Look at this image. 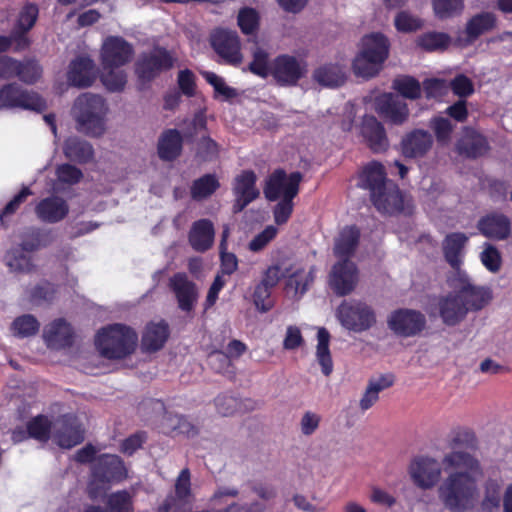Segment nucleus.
<instances>
[{"instance_id": "nucleus-52", "label": "nucleus", "mask_w": 512, "mask_h": 512, "mask_svg": "<svg viewBox=\"0 0 512 512\" xmlns=\"http://www.w3.org/2000/svg\"><path fill=\"white\" fill-rule=\"evenodd\" d=\"M202 76L214 88L216 97L227 101L237 96V91L228 86L225 80L214 72L204 71L202 72Z\"/></svg>"}, {"instance_id": "nucleus-30", "label": "nucleus", "mask_w": 512, "mask_h": 512, "mask_svg": "<svg viewBox=\"0 0 512 512\" xmlns=\"http://www.w3.org/2000/svg\"><path fill=\"white\" fill-rule=\"evenodd\" d=\"M287 287L294 291L295 295L302 296L315 278V268L313 266H303L295 263L286 269Z\"/></svg>"}, {"instance_id": "nucleus-31", "label": "nucleus", "mask_w": 512, "mask_h": 512, "mask_svg": "<svg viewBox=\"0 0 512 512\" xmlns=\"http://www.w3.org/2000/svg\"><path fill=\"white\" fill-rule=\"evenodd\" d=\"M361 132L373 151H384L388 147L385 130L374 116L364 117Z\"/></svg>"}, {"instance_id": "nucleus-18", "label": "nucleus", "mask_w": 512, "mask_h": 512, "mask_svg": "<svg viewBox=\"0 0 512 512\" xmlns=\"http://www.w3.org/2000/svg\"><path fill=\"white\" fill-rule=\"evenodd\" d=\"M375 110L386 121L401 125L407 121L409 109L407 104L397 95L383 93L375 98Z\"/></svg>"}, {"instance_id": "nucleus-7", "label": "nucleus", "mask_w": 512, "mask_h": 512, "mask_svg": "<svg viewBox=\"0 0 512 512\" xmlns=\"http://www.w3.org/2000/svg\"><path fill=\"white\" fill-rule=\"evenodd\" d=\"M387 325L397 336L413 337L425 328L426 317L418 310L401 308L390 313Z\"/></svg>"}, {"instance_id": "nucleus-53", "label": "nucleus", "mask_w": 512, "mask_h": 512, "mask_svg": "<svg viewBox=\"0 0 512 512\" xmlns=\"http://www.w3.org/2000/svg\"><path fill=\"white\" fill-rule=\"evenodd\" d=\"M39 327L38 320L29 314L16 318L12 323L13 334L21 338L35 335Z\"/></svg>"}, {"instance_id": "nucleus-45", "label": "nucleus", "mask_w": 512, "mask_h": 512, "mask_svg": "<svg viewBox=\"0 0 512 512\" xmlns=\"http://www.w3.org/2000/svg\"><path fill=\"white\" fill-rule=\"evenodd\" d=\"M313 76L323 86L337 87L345 81V70L339 64H326L317 68Z\"/></svg>"}, {"instance_id": "nucleus-20", "label": "nucleus", "mask_w": 512, "mask_h": 512, "mask_svg": "<svg viewBox=\"0 0 512 512\" xmlns=\"http://www.w3.org/2000/svg\"><path fill=\"white\" fill-rule=\"evenodd\" d=\"M436 306L442 322L448 326L459 324L468 314L459 294L453 289L451 292L440 296Z\"/></svg>"}, {"instance_id": "nucleus-64", "label": "nucleus", "mask_w": 512, "mask_h": 512, "mask_svg": "<svg viewBox=\"0 0 512 512\" xmlns=\"http://www.w3.org/2000/svg\"><path fill=\"white\" fill-rule=\"evenodd\" d=\"M321 416L312 411H306L300 419V431L305 436H310L319 428Z\"/></svg>"}, {"instance_id": "nucleus-6", "label": "nucleus", "mask_w": 512, "mask_h": 512, "mask_svg": "<svg viewBox=\"0 0 512 512\" xmlns=\"http://www.w3.org/2000/svg\"><path fill=\"white\" fill-rule=\"evenodd\" d=\"M336 318L346 330L361 333L377 322L374 308L361 300H344L336 309Z\"/></svg>"}, {"instance_id": "nucleus-59", "label": "nucleus", "mask_w": 512, "mask_h": 512, "mask_svg": "<svg viewBox=\"0 0 512 512\" xmlns=\"http://www.w3.org/2000/svg\"><path fill=\"white\" fill-rule=\"evenodd\" d=\"M271 289L272 287L263 282H260L255 288L253 300L256 308L261 312H267L272 308Z\"/></svg>"}, {"instance_id": "nucleus-51", "label": "nucleus", "mask_w": 512, "mask_h": 512, "mask_svg": "<svg viewBox=\"0 0 512 512\" xmlns=\"http://www.w3.org/2000/svg\"><path fill=\"white\" fill-rule=\"evenodd\" d=\"M101 81L107 90L118 92L124 89L127 83V75L120 68H107L103 69Z\"/></svg>"}, {"instance_id": "nucleus-21", "label": "nucleus", "mask_w": 512, "mask_h": 512, "mask_svg": "<svg viewBox=\"0 0 512 512\" xmlns=\"http://www.w3.org/2000/svg\"><path fill=\"white\" fill-rule=\"evenodd\" d=\"M433 143V137L428 131L414 129L403 136L400 142V149L404 157L419 159L427 155Z\"/></svg>"}, {"instance_id": "nucleus-44", "label": "nucleus", "mask_w": 512, "mask_h": 512, "mask_svg": "<svg viewBox=\"0 0 512 512\" xmlns=\"http://www.w3.org/2000/svg\"><path fill=\"white\" fill-rule=\"evenodd\" d=\"M5 263L9 270L15 273H29L35 269L32 257L18 245L6 253Z\"/></svg>"}, {"instance_id": "nucleus-11", "label": "nucleus", "mask_w": 512, "mask_h": 512, "mask_svg": "<svg viewBox=\"0 0 512 512\" xmlns=\"http://www.w3.org/2000/svg\"><path fill=\"white\" fill-rule=\"evenodd\" d=\"M306 64L304 61L288 54L277 56L272 61L270 75L282 86L295 85L305 74Z\"/></svg>"}, {"instance_id": "nucleus-57", "label": "nucleus", "mask_w": 512, "mask_h": 512, "mask_svg": "<svg viewBox=\"0 0 512 512\" xmlns=\"http://www.w3.org/2000/svg\"><path fill=\"white\" fill-rule=\"evenodd\" d=\"M277 233L278 229L275 226H267L249 242L248 249L255 253L262 251L277 236Z\"/></svg>"}, {"instance_id": "nucleus-17", "label": "nucleus", "mask_w": 512, "mask_h": 512, "mask_svg": "<svg viewBox=\"0 0 512 512\" xmlns=\"http://www.w3.org/2000/svg\"><path fill=\"white\" fill-rule=\"evenodd\" d=\"M257 176L252 170H243L237 174L232 183V191L235 197L234 211L240 212L252 201L257 199L260 191L256 186Z\"/></svg>"}, {"instance_id": "nucleus-27", "label": "nucleus", "mask_w": 512, "mask_h": 512, "mask_svg": "<svg viewBox=\"0 0 512 512\" xmlns=\"http://www.w3.org/2000/svg\"><path fill=\"white\" fill-rule=\"evenodd\" d=\"M38 17V8L33 4L25 5L19 13L16 26L12 32V39L16 42V49H24L29 45V39L24 35L35 24Z\"/></svg>"}, {"instance_id": "nucleus-34", "label": "nucleus", "mask_w": 512, "mask_h": 512, "mask_svg": "<svg viewBox=\"0 0 512 512\" xmlns=\"http://www.w3.org/2000/svg\"><path fill=\"white\" fill-rule=\"evenodd\" d=\"M388 183H391V181H387L384 167L378 162H372L365 166L360 175L359 185L368 189L371 195L382 189Z\"/></svg>"}, {"instance_id": "nucleus-3", "label": "nucleus", "mask_w": 512, "mask_h": 512, "mask_svg": "<svg viewBox=\"0 0 512 512\" xmlns=\"http://www.w3.org/2000/svg\"><path fill=\"white\" fill-rule=\"evenodd\" d=\"M388 38L379 32H372L362 37L352 69L357 77L369 79L376 76L389 56Z\"/></svg>"}, {"instance_id": "nucleus-19", "label": "nucleus", "mask_w": 512, "mask_h": 512, "mask_svg": "<svg viewBox=\"0 0 512 512\" xmlns=\"http://www.w3.org/2000/svg\"><path fill=\"white\" fill-rule=\"evenodd\" d=\"M98 77L95 62L88 56H79L72 60L67 70V81L71 86L87 88L94 84Z\"/></svg>"}, {"instance_id": "nucleus-1", "label": "nucleus", "mask_w": 512, "mask_h": 512, "mask_svg": "<svg viewBox=\"0 0 512 512\" xmlns=\"http://www.w3.org/2000/svg\"><path fill=\"white\" fill-rule=\"evenodd\" d=\"M457 441L458 437L453 439L454 446L441 463L430 456H419L411 461L408 472L416 486L430 489L439 482L443 467L447 477L438 489L440 500L452 512H467L478 503L483 470L477 458L456 446Z\"/></svg>"}, {"instance_id": "nucleus-2", "label": "nucleus", "mask_w": 512, "mask_h": 512, "mask_svg": "<svg viewBox=\"0 0 512 512\" xmlns=\"http://www.w3.org/2000/svg\"><path fill=\"white\" fill-rule=\"evenodd\" d=\"M78 130L91 137H100L107 130L109 105L106 99L96 93H81L71 109Z\"/></svg>"}, {"instance_id": "nucleus-39", "label": "nucleus", "mask_w": 512, "mask_h": 512, "mask_svg": "<svg viewBox=\"0 0 512 512\" xmlns=\"http://www.w3.org/2000/svg\"><path fill=\"white\" fill-rule=\"evenodd\" d=\"M503 494V482L500 479H487L484 484L481 509L484 512H497L500 509Z\"/></svg>"}, {"instance_id": "nucleus-36", "label": "nucleus", "mask_w": 512, "mask_h": 512, "mask_svg": "<svg viewBox=\"0 0 512 512\" xmlns=\"http://www.w3.org/2000/svg\"><path fill=\"white\" fill-rule=\"evenodd\" d=\"M483 235L494 239H505L510 234V222L503 215H489L478 223Z\"/></svg>"}, {"instance_id": "nucleus-60", "label": "nucleus", "mask_w": 512, "mask_h": 512, "mask_svg": "<svg viewBox=\"0 0 512 512\" xmlns=\"http://www.w3.org/2000/svg\"><path fill=\"white\" fill-rule=\"evenodd\" d=\"M108 507L110 512H132L131 495L126 491L110 495Z\"/></svg>"}, {"instance_id": "nucleus-41", "label": "nucleus", "mask_w": 512, "mask_h": 512, "mask_svg": "<svg viewBox=\"0 0 512 512\" xmlns=\"http://www.w3.org/2000/svg\"><path fill=\"white\" fill-rule=\"evenodd\" d=\"M182 137L178 130L169 129L165 131L158 141V154L163 160H173L181 152Z\"/></svg>"}, {"instance_id": "nucleus-16", "label": "nucleus", "mask_w": 512, "mask_h": 512, "mask_svg": "<svg viewBox=\"0 0 512 512\" xmlns=\"http://www.w3.org/2000/svg\"><path fill=\"white\" fill-rule=\"evenodd\" d=\"M84 439V430L73 416H64L53 422L51 440L59 447L70 449Z\"/></svg>"}, {"instance_id": "nucleus-13", "label": "nucleus", "mask_w": 512, "mask_h": 512, "mask_svg": "<svg viewBox=\"0 0 512 512\" xmlns=\"http://www.w3.org/2000/svg\"><path fill=\"white\" fill-rule=\"evenodd\" d=\"M173 65L172 56L163 48H154L140 56L136 63V73L143 81H149Z\"/></svg>"}, {"instance_id": "nucleus-14", "label": "nucleus", "mask_w": 512, "mask_h": 512, "mask_svg": "<svg viewBox=\"0 0 512 512\" xmlns=\"http://www.w3.org/2000/svg\"><path fill=\"white\" fill-rule=\"evenodd\" d=\"M358 282V272L350 260H338L329 274V285L335 294L345 296L350 294Z\"/></svg>"}, {"instance_id": "nucleus-32", "label": "nucleus", "mask_w": 512, "mask_h": 512, "mask_svg": "<svg viewBox=\"0 0 512 512\" xmlns=\"http://www.w3.org/2000/svg\"><path fill=\"white\" fill-rule=\"evenodd\" d=\"M468 237L463 233H452L446 236L443 242L445 259L456 272L461 269L464 247Z\"/></svg>"}, {"instance_id": "nucleus-10", "label": "nucleus", "mask_w": 512, "mask_h": 512, "mask_svg": "<svg viewBox=\"0 0 512 512\" xmlns=\"http://www.w3.org/2000/svg\"><path fill=\"white\" fill-rule=\"evenodd\" d=\"M133 56L132 46L119 36L106 37L100 49L103 69L120 68L129 63Z\"/></svg>"}, {"instance_id": "nucleus-49", "label": "nucleus", "mask_w": 512, "mask_h": 512, "mask_svg": "<svg viewBox=\"0 0 512 512\" xmlns=\"http://www.w3.org/2000/svg\"><path fill=\"white\" fill-rule=\"evenodd\" d=\"M432 4L436 17L440 19L452 18L464 10V0H433Z\"/></svg>"}, {"instance_id": "nucleus-24", "label": "nucleus", "mask_w": 512, "mask_h": 512, "mask_svg": "<svg viewBox=\"0 0 512 512\" xmlns=\"http://www.w3.org/2000/svg\"><path fill=\"white\" fill-rule=\"evenodd\" d=\"M170 285L178 300L179 308L183 311L192 310L198 296L195 284L185 274L178 273L170 279Z\"/></svg>"}, {"instance_id": "nucleus-26", "label": "nucleus", "mask_w": 512, "mask_h": 512, "mask_svg": "<svg viewBox=\"0 0 512 512\" xmlns=\"http://www.w3.org/2000/svg\"><path fill=\"white\" fill-rule=\"evenodd\" d=\"M68 212L69 207L65 200L57 196L41 200L35 208L37 217L47 223H56L63 220Z\"/></svg>"}, {"instance_id": "nucleus-50", "label": "nucleus", "mask_w": 512, "mask_h": 512, "mask_svg": "<svg viewBox=\"0 0 512 512\" xmlns=\"http://www.w3.org/2000/svg\"><path fill=\"white\" fill-rule=\"evenodd\" d=\"M392 87L401 96L411 100L417 99L421 95L420 83L410 76H401L394 79Z\"/></svg>"}, {"instance_id": "nucleus-58", "label": "nucleus", "mask_w": 512, "mask_h": 512, "mask_svg": "<svg viewBox=\"0 0 512 512\" xmlns=\"http://www.w3.org/2000/svg\"><path fill=\"white\" fill-rule=\"evenodd\" d=\"M430 127L434 131L439 143L446 144L450 140L453 126L449 119L444 117H434L430 121Z\"/></svg>"}, {"instance_id": "nucleus-25", "label": "nucleus", "mask_w": 512, "mask_h": 512, "mask_svg": "<svg viewBox=\"0 0 512 512\" xmlns=\"http://www.w3.org/2000/svg\"><path fill=\"white\" fill-rule=\"evenodd\" d=\"M497 26V16L490 11H482L471 16L466 24L464 33L469 42L477 40L480 36L493 31Z\"/></svg>"}, {"instance_id": "nucleus-40", "label": "nucleus", "mask_w": 512, "mask_h": 512, "mask_svg": "<svg viewBox=\"0 0 512 512\" xmlns=\"http://www.w3.org/2000/svg\"><path fill=\"white\" fill-rule=\"evenodd\" d=\"M51 242V236L48 231L38 228H28L19 235L17 244L27 253L37 251L48 246Z\"/></svg>"}, {"instance_id": "nucleus-46", "label": "nucleus", "mask_w": 512, "mask_h": 512, "mask_svg": "<svg viewBox=\"0 0 512 512\" xmlns=\"http://www.w3.org/2000/svg\"><path fill=\"white\" fill-rule=\"evenodd\" d=\"M220 184L214 174H207L194 181L191 188L192 198L195 200H202L212 195Z\"/></svg>"}, {"instance_id": "nucleus-38", "label": "nucleus", "mask_w": 512, "mask_h": 512, "mask_svg": "<svg viewBox=\"0 0 512 512\" xmlns=\"http://www.w3.org/2000/svg\"><path fill=\"white\" fill-rule=\"evenodd\" d=\"M487 150L486 139L472 129H465L457 143V151L469 157H477Z\"/></svg>"}, {"instance_id": "nucleus-42", "label": "nucleus", "mask_w": 512, "mask_h": 512, "mask_svg": "<svg viewBox=\"0 0 512 512\" xmlns=\"http://www.w3.org/2000/svg\"><path fill=\"white\" fill-rule=\"evenodd\" d=\"M330 334L324 327L318 329L316 359L321 366V371L325 376H329L333 371V362L329 349Z\"/></svg>"}, {"instance_id": "nucleus-8", "label": "nucleus", "mask_w": 512, "mask_h": 512, "mask_svg": "<svg viewBox=\"0 0 512 512\" xmlns=\"http://www.w3.org/2000/svg\"><path fill=\"white\" fill-rule=\"evenodd\" d=\"M301 180L302 175L299 172L287 175L283 170H276L266 180L265 197L270 201L293 199L298 193Z\"/></svg>"}, {"instance_id": "nucleus-9", "label": "nucleus", "mask_w": 512, "mask_h": 512, "mask_svg": "<svg viewBox=\"0 0 512 512\" xmlns=\"http://www.w3.org/2000/svg\"><path fill=\"white\" fill-rule=\"evenodd\" d=\"M27 109L41 111L45 102L33 92L17 84H7L0 89V109Z\"/></svg>"}, {"instance_id": "nucleus-5", "label": "nucleus", "mask_w": 512, "mask_h": 512, "mask_svg": "<svg viewBox=\"0 0 512 512\" xmlns=\"http://www.w3.org/2000/svg\"><path fill=\"white\" fill-rule=\"evenodd\" d=\"M448 284L457 291L468 312L482 310L493 299L491 288L475 284L464 270L453 272L448 278Z\"/></svg>"}, {"instance_id": "nucleus-12", "label": "nucleus", "mask_w": 512, "mask_h": 512, "mask_svg": "<svg viewBox=\"0 0 512 512\" xmlns=\"http://www.w3.org/2000/svg\"><path fill=\"white\" fill-rule=\"evenodd\" d=\"M211 44L216 53L231 65H239L243 61L240 39L235 31L216 29L211 35Z\"/></svg>"}, {"instance_id": "nucleus-29", "label": "nucleus", "mask_w": 512, "mask_h": 512, "mask_svg": "<svg viewBox=\"0 0 512 512\" xmlns=\"http://www.w3.org/2000/svg\"><path fill=\"white\" fill-rule=\"evenodd\" d=\"M213 223L208 219H200L193 223L189 232V243L198 252L210 249L214 242Z\"/></svg>"}, {"instance_id": "nucleus-33", "label": "nucleus", "mask_w": 512, "mask_h": 512, "mask_svg": "<svg viewBox=\"0 0 512 512\" xmlns=\"http://www.w3.org/2000/svg\"><path fill=\"white\" fill-rule=\"evenodd\" d=\"M250 53L252 60L248 65V70L261 78L270 76L272 62L270 61V54L267 47L258 41H254L250 48Z\"/></svg>"}, {"instance_id": "nucleus-63", "label": "nucleus", "mask_w": 512, "mask_h": 512, "mask_svg": "<svg viewBox=\"0 0 512 512\" xmlns=\"http://www.w3.org/2000/svg\"><path fill=\"white\" fill-rule=\"evenodd\" d=\"M215 406L220 415L229 416L237 411L239 402L232 395L222 394L215 399Z\"/></svg>"}, {"instance_id": "nucleus-43", "label": "nucleus", "mask_w": 512, "mask_h": 512, "mask_svg": "<svg viewBox=\"0 0 512 512\" xmlns=\"http://www.w3.org/2000/svg\"><path fill=\"white\" fill-rule=\"evenodd\" d=\"M168 338V326L163 323H151L142 338V347L146 351L161 349Z\"/></svg>"}, {"instance_id": "nucleus-56", "label": "nucleus", "mask_w": 512, "mask_h": 512, "mask_svg": "<svg viewBox=\"0 0 512 512\" xmlns=\"http://www.w3.org/2000/svg\"><path fill=\"white\" fill-rule=\"evenodd\" d=\"M238 26L242 33L246 35L253 34L259 25V15L252 8H243L238 13Z\"/></svg>"}, {"instance_id": "nucleus-35", "label": "nucleus", "mask_w": 512, "mask_h": 512, "mask_svg": "<svg viewBox=\"0 0 512 512\" xmlns=\"http://www.w3.org/2000/svg\"><path fill=\"white\" fill-rule=\"evenodd\" d=\"M359 240V231L352 226L341 230L335 239L334 254L338 260H350L354 254Z\"/></svg>"}, {"instance_id": "nucleus-28", "label": "nucleus", "mask_w": 512, "mask_h": 512, "mask_svg": "<svg viewBox=\"0 0 512 512\" xmlns=\"http://www.w3.org/2000/svg\"><path fill=\"white\" fill-rule=\"evenodd\" d=\"M73 331L63 319H57L44 328L43 338L53 349H61L72 343Z\"/></svg>"}, {"instance_id": "nucleus-37", "label": "nucleus", "mask_w": 512, "mask_h": 512, "mask_svg": "<svg viewBox=\"0 0 512 512\" xmlns=\"http://www.w3.org/2000/svg\"><path fill=\"white\" fill-rule=\"evenodd\" d=\"M63 152L69 160L78 163H86L94 155L92 145L77 136H71L65 140Z\"/></svg>"}, {"instance_id": "nucleus-22", "label": "nucleus", "mask_w": 512, "mask_h": 512, "mask_svg": "<svg viewBox=\"0 0 512 512\" xmlns=\"http://www.w3.org/2000/svg\"><path fill=\"white\" fill-rule=\"evenodd\" d=\"M371 199L379 211L387 214L404 211L407 203L399 188L393 182L374 192Z\"/></svg>"}, {"instance_id": "nucleus-54", "label": "nucleus", "mask_w": 512, "mask_h": 512, "mask_svg": "<svg viewBox=\"0 0 512 512\" xmlns=\"http://www.w3.org/2000/svg\"><path fill=\"white\" fill-rule=\"evenodd\" d=\"M479 258L483 266L489 272L498 273L500 271L502 267V257L499 250L495 246L489 243H485Z\"/></svg>"}, {"instance_id": "nucleus-15", "label": "nucleus", "mask_w": 512, "mask_h": 512, "mask_svg": "<svg viewBox=\"0 0 512 512\" xmlns=\"http://www.w3.org/2000/svg\"><path fill=\"white\" fill-rule=\"evenodd\" d=\"M194 499L191 484V473L184 468L180 471L174 484V495L167 497L158 512H182L184 506Z\"/></svg>"}, {"instance_id": "nucleus-55", "label": "nucleus", "mask_w": 512, "mask_h": 512, "mask_svg": "<svg viewBox=\"0 0 512 512\" xmlns=\"http://www.w3.org/2000/svg\"><path fill=\"white\" fill-rule=\"evenodd\" d=\"M397 31L403 33L415 32L423 26V21L408 11H400L394 18Z\"/></svg>"}, {"instance_id": "nucleus-48", "label": "nucleus", "mask_w": 512, "mask_h": 512, "mask_svg": "<svg viewBox=\"0 0 512 512\" xmlns=\"http://www.w3.org/2000/svg\"><path fill=\"white\" fill-rule=\"evenodd\" d=\"M27 430L30 437L45 442L51 439L53 423L46 416L38 415L28 422Z\"/></svg>"}, {"instance_id": "nucleus-62", "label": "nucleus", "mask_w": 512, "mask_h": 512, "mask_svg": "<svg viewBox=\"0 0 512 512\" xmlns=\"http://www.w3.org/2000/svg\"><path fill=\"white\" fill-rule=\"evenodd\" d=\"M42 73L41 67L34 61L21 63V68L18 69L17 76L26 83H34L37 81Z\"/></svg>"}, {"instance_id": "nucleus-4", "label": "nucleus", "mask_w": 512, "mask_h": 512, "mask_svg": "<svg viewBox=\"0 0 512 512\" xmlns=\"http://www.w3.org/2000/svg\"><path fill=\"white\" fill-rule=\"evenodd\" d=\"M95 344L102 356L109 359H120L134 351L137 335L125 325L113 324L97 333Z\"/></svg>"}, {"instance_id": "nucleus-61", "label": "nucleus", "mask_w": 512, "mask_h": 512, "mask_svg": "<svg viewBox=\"0 0 512 512\" xmlns=\"http://www.w3.org/2000/svg\"><path fill=\"white\" fill-rule=\"evenodd\" d=\"M177 83L181 92L188 96L192 97L195 95L196 91V83H195V75L192 71L188 69H184L179 71L177 77Z\"/></svg>"}, {"instance_id": "nucleus-23", "label": "nucleus", "mask_w": 512, "mask_h": 512, "mask_svg": "<svg viewBox=\"0 0 512 512\" xmlns=\"http://www.w3.org/2000/svg\"><path fill=\"white\" fill-rule=\"evenodd\" d=\"M93 476L102 482H117L127 476V470L117 455H102L94 466Z\"/></svg>"}, {"instance_id": "nucleus-47", "label": "nucleus", "mask_w": 512, "mask_h": 512, "mask_svg": "<svg viewBox=\"0 0 512 512\" xmlns=\"http://www.w3.org/2000/svg\"><path fill=\"white\" fill-rule=\"evenodd\" d=\"M450 42V36L443 32H428L417 38V45L426 51L444 50Z\"/></svg>"}]
</instances>
